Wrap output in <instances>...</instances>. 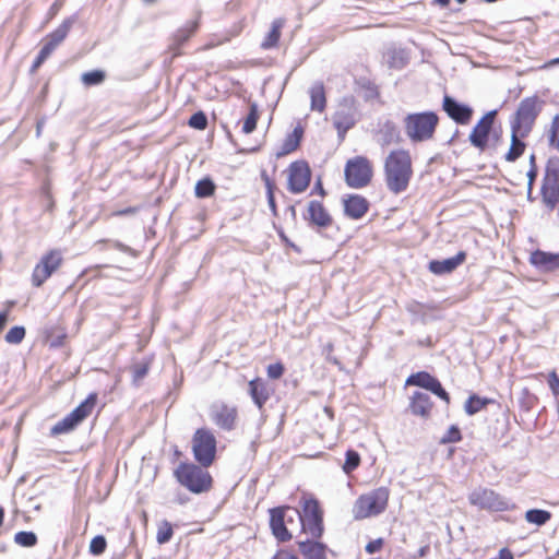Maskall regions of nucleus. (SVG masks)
Returning a JSON list of instances; mask_svg holds the SVG:
<instances>
[{
	"instance_id": "obj_1",
	"label": "nucleus",
	"mask_w": 559,
	"mask_h": 559,
	"mask_svg": "<svg viewBox=\"0 0 559 559\" xmlns=\"http://www.w3.org/2000/svg\"><path fill=\"white\" fill-rule=\"evenodd\" d=\"M383 176L385 186L391 193L405 192L414 176L411 152L406 148L392 150L384 158Z\"/></svg>"
},
{
	"instance_id": "obj_2",
	"label": "nucleus",
	"mask_w": 559,
	"mask_h": 559,
	"mask_svg": "<svg viewBox=\"0 0 559 559\" xmlns=\"http://www.w3.org/2000/svg\"><path fill=\"white\" fill-rule=\"evenodd\" d=\"M207 468L197 462H181L174 469V477L190 492L205 493L211 491L214 485L213 476Z\"/></svg>"
},
{
	"instance_id": "obj_3",
	"label": "nucleus",
	"mask_w": 559,
	"mask_h": 559,
	"mask_svg": "<svg viewBox=\"0 0 559 559\" xmlns=\"http://www.w3.org/2000/svg\"><path fill=\"white\" fill-rule=\"evenodd\" d=\"M299 521V531L311 539H320L324 533V511L318 499L304 496L300 500V510L294 511Z\"/></svg>"
},
{
	"instance_id": "obj_4",
	"label": "nucleus",
	"mask_w": 559,
	"mask_h": 559,
	"mask_svg": "<svg viewBox=\"0 0 559 559\" xmlns=\"http://www.w3.org/2000/svg\"><path fill=\"white\" fill-rule=\"evenodd\" d=\"M403 123L408 140L412 143H421L433 140L440 118L431 110L412 112L405 116Z\"/></svg>"
},
{
	"instance_id": "obj_5",
	"label": "nucleus",
	"mask_w": 559,
	"mask_h": 559,
	"mask_svg": "<svg viewBox=\"0 0 559 559\" xmlns=\"http://www.w3.org/2000/svg\"><path fill=\"white\" fill-rule=\"evenodd\" d=\"M389 500L390 489L388 487L374 488L356 499L353 506V516L355 520L378 516L386 510Z\"/></svg>"
},
{
	"instance_id": "obj_6",
	"label": "nucleus",
	"mask_w": 559,
	"mask_h": 559,
	"mask_svg": "<svg viewBox=\"0 0 559 559\" xmlns=\"http://www.w3.org/2000/svg\"><path fill=\"white\" fill-rule=\"evenodd\" d=\"M373 162L365 155L348 158L344 166V181L352 189L367 188L373 180Z\"/></svg>"
},
{
	"instance_id": "obj_7",
	"label": "nucleus",
	"mask_w": 559,
	"mask_h": 559,
	"mask_svg": "<svg viewBox=\"0 0 559 559\" xmlns=\"http://www.w3.org/2000/svg\"><path fill=\"white\" fill-rule=\"evenodd\" d=\"M294 511L298 510L290 506H280L269 510L270 528L275 539L280 543L292 540L294 528L299 530V521Z\"/></svg>"
},
{
	"instance_id": "obj_8",
	"label": "nucleus",
	"mask_w": 559,
	"mask_h": 559,
	"mask_svg": "<svg viewBox=\"0 0 559 559\" xmlns=\"http://www.w3.org/2000/svg\"><path fill=\"white\" fill-rule=\"evenodd\" d=\"M191 450L197 463L210 467L216 460L217 440L209 428H198L191 439Z\"/></svg>"
},
{
	"instance_id": "obj_9",
	"label": "nucleus",
	"mask_w": 559,
	"mask_h": 559,
	"mask_svg": "<svg viewBox=\"0 0 559 559\" xmlns=\"http://www.w3.org/2000/svg\"><path fill=\"white\" fill-rule=\"evenodd\" d=\"M98 400L96 392L90 393L70 414L53 425L51 436H60L73 431L82 421L92 415Z\"/></svg>"
},
{
	"instance_id": "obj_10",
	"label": "nucleus",
	"mask_w": 559,
	"mask_h": 559,
	"mask_svg": "<svg viewBox=\"0 0 559 559\" xmlns=\"http://www.w3.org/2000/svg\"><path fill=\"white\" fill-rule=\"evenodd\" d=\"M62 264L63 255L61 250L50 249L46 251L32 271L31 283L33 287H41Z\"/></svg>"
},
{
	"instance_id": "obj_11",
	"label": "nucleus",
	"mask_w": 559,
	"mask_h": 559,
	"mask_svg": "<svg viewBox=\"0 0 559 559\" xmlns=\"http://www.w3.org/2000/svg\"><path fill=\"white\" fill-rule=\"evenodd\" d=\"M286 177V189L292 194H301L307 191L311 183L312 170L309 162L297 159L292 162L284 170Z\"/></svg>"
},
{
	"instance_id": "obj_12",
	"label": "nucleus",
	"mask_w": 559,
	"mask_h": 559,
	"mask_svg": "<svg viewBox=\"0 0 559 559\" xmlns=\"http://www.w3.org/2000/svg\"><path fill=\"white\" fill-rule=\"evenodd\" d=\"M468 501L472 506L490 512H503L511 508L509 501L504 497L497 491L485 487H479L473 490L468 496Z\"/></svg>"
},
{
	"instance_id": "obj_13",
	"label": "nucleus",
	"mask_w": 559,
	"mask_h": 559,
	"mask_svg": "<svg viewBox=\"0 0 559 559\" xmlns=\"http://www.w3.org/2000/svg\"><path fill=\"white\" fill-rule=\"evenodd\" d=\"M540 111V102L537 97L524 98L516 110L511 127L531 132L533 124Z\"/></svg>"
},
{
	"instance_id": "obj_14",
	"label": "nucleus",
	"mask_w": 559,
	"mask_h": 559,
	"mask_svg": "<svg viewBox=\"0 0 559 559\" xmlns=\"http://www.w3.org/2000/svg\"><path fill=\"white\" fill-rule=\"evenodd\" d=\"M496 116V110L488 111L478 120L469 133L468 140L471 144L481 152L488 147L489 135L493 128Z\"/></svg>"
},
{
	"instance_id": "obj_15",
	"label": "nucleus",
	"mask_w": 559,
	"mask_h": 559,
	"mask_svg": "<svg viewBox=\"0 0 559 559\" xmlns=\"http://www.w3.org/2000/svg\"><path fill=\"white\" fill-rule=\"evenodd\" d=\"M405 385H415L430 391L447 404L451 402L449 393L443 389L441 382L427 371L412 373L405 381Z\"/></svg>"
},
{
	"instance_id": "obj_16",
	"label": "nucleus",
	"mask_w": 559,
	"mask_h": 559,
	"mask_svg": "<svg viewBox=\"0 0 559 559\" xmlns=\"http://www.w3.org/2000/svg\"><path fill=\"white\" fill-rule=\"evenodd\" d=\"M542 199L549 210L559 204V168L547 166L542 186Z\"/></svg>"
},
{
	"instance_id": "obj_17",
	"label": "nucleus",
	"mask_w": 559,
	"mask_h": 559,
	"mask_svg": "<svg viewBox=\"0 0 559 559\" xmlns=\"http://www.w3.org/2000/svg\"><path fill=\"white\" fill-rule=\"evenodd\" d=\"M211 418L219 429L225 431L234 430L237 425L238 408L224 402L213 404L211 407Z\"/></svg>"
},
{
	"instance_id": "obj_18",
	"label": "nucleus",
	"mask_w": 559,
	"mask_h": 559,
	"mask_svg": "<svg viewBox=\"0 0 559 559\" xmlns=\"http://www.w3.org/2000/svg\"><path fill=\"white\" fill-rule=\"evenodd\" d=\"M305 221L318 229H326L333 225V217L322 201L311 200L304 214Z\"/></svg>"
},
{
	"instance_id": "obj_19",
	"label": "nucleus",
	"mask_w": 559,
	"mask_h": 559,
	"mask_svg": "<svg viewBox=\"0 0 559 559\" xmlns=\"http://www.w3.org/2000/svg\"><path fill=\"white\" fill-rule=\"evenodd\" d=\"M344 215L350 219H361L370 210L368 199L358 193L345 194L342 199Z\"/></svg>"
},
{
	"instance_id": "obj_20",
	"label": "nucleus",
	"mask_w": 559,
	"mask_h": 559,
	"mask_svg": "<svg viewBox=\"0 0 559 559\" xmlns=\"http://www.w3.org/2000/svg\"><path fill=\"white\" fill-rule=\"evenodd\" d=\"M442 109L457 124L466 126L471 122L474 110L468 105L457 103L453 97L444 95Z\"/></svg>"
},
{
	"instance_id": "obj_21",
	"label": "nucleus",
	"mask_w": 559,
	"mask_h": 559,
	"mask_svg": "<svg viewBox=\"0 0 559 559\" xmlns=\"http://www.w3.org/2000/svg\"><path fill=\"white\" fill-rule=\"evenodd\" d=\"M200 26V15L188 21L182 27L178 28L171 36L169 51L174 57L182 55V46L198 32Z\"/></svg>"
},
{
	"instance_id": "obj_22",
	"label": "nucleus",
	"mask_w": 559,
	"mask_h": 559,
	"mask_svg": "<svg viewBox=\"0 0 559 559\" xmlns=\"http://www.w3.org/2000/svg\"><path fill=\"white\" fill-rule=\"evenodd\" d=\"M73 25V21L71 19H66L62 23L52 32L47 34L41 40L40 50L46 53L48 57L59 47L64 39L68 37Z\"/></svg>"
},
{
	"instance_id": "obj_23",
	"label": "nucleus",
	"mask_w": 559,
	"mask_h": 559,
	"mask_svg": "<svg viewBox=\"0 0 559 559\" xmlns=\"http://www.w3.org/2000/svg\"><path fill=\"white\" fill-rule=\"evenodd\" d=\"M433 408V401L425 392L415 391L408 399L407 409L413 416L427 420L431 417Z\"/></svg>"
},
{
	"instance_id": "obj_24",
	"label": "nucleus",
	"mask_w": 559,
	"mask_h": 559,
	"mask_svg": "<svg viewBox=\"0 0 559 559\" xmlns=\"http://www.w3.org/2000/svg\"><path fill=\"white\" fill-rule=\"evenodd\" d=\"M304 136L305 127L301 124L300 121H298L294 127L293 131L288 133L283 140L281 146L275 152V157L280 159L297 152L301 146Z\"/></svg>"
},
{
	"instance_id": "obj_25",
	"label": "nucleus",
	"mask_w": 559,
	"mask_h": 559,
	"mask_svg": "<svg viewBox=\"0 0 559 559\" xmlns=\"http://www.w3.org/2000/svg\"><path fill=\"white\" fill-rule=\"evenodd\" d=\"M248 393L254 405L262 409L273 394V390L263 378L257 377L248 382Z\"/></svg>"
},
{
	"instance_id": "obj_26",
	"label": "nucleus",
	"mask_w": 559,
	"mask_h": 559,
	"mask_svg": "<svg viewBox=\"0 0 559 559\" xmlns=\"http://www.w3.org/2000/svg\"><path fill=\"white\" fill-rule=\"evenodd\" d=\"M466 252L459 251L454 257L444 260H431L428 270L435 275H444L454 272L466 261Z\"/></svg>"
},
{
	"instance_id": "obj_27",
	"label": "nucleus",
	"mask_w": 559,
	"mask_h": 559,
	"mask_svg": "<svg viewBox=\"0 0 559 559\" xmlns=\"http://www.w3.org/2000/svg\"><path fill=\"white\" fill-rule=\"evenodd\" d=\"M528 261L534 267L543 272L559 270V252L554 253L537 249L531 253Z\"/></svg>"
},
{
	"instance_id": "obj_28",
	"label": "nucleus",
	"mask_w": 559,
	"mask_h": 559,
	"mask_svg": "<svg viewBox=\"0 0 559 559\" xmlns=\"http://www.w3.org/2000/svg\"><path fill=\"white\" fill-rule=\"evenodd\" d=\"M286 25V20L283 17L275 19L270 26L269 32L265 34L263 40L261 41V49L270 50L277 48L280 45V40L282 37V31Z\"/></svg>"
},
{
	"instance_id": "obj_29",
	"label": "nucleus",
	"mask_w": 559,
	"mask_h": 559,
	"mask_svg": "<svg viewBox=\"0 0 559 559\" xmlns=\"http://www.w3.org/2000/svg\"><path fill=\"white\" fill-rule=\"evenodd\" d=\"M511 145L506 154L508 162L516 160L525 151L526 144L523 141L530 132L511 127Z\"/></svg>"
},
{
	"instance_id": "obj_30",
	"label": "nucleus",
	"mask_w": 559,
	"mask_h": 559,
	"mask_svg": "<svg viewBox=\"0 0 559 559\" xmlns=\"http://www.w3.org/2000/svg\"><path fill=\"white\" fill-rule=\"evenodd\" d=\"M310 96V110L319 114L324 112L326 109L328 98L324 83L321 81L314 82L309 88Z\"/></svg>"
},
{
	"instance_id": "obj_31",
	"label": "nucleus",
	"mask_w": 559,
	"mask_h": 559,
	"mask_svg": "<svg viewBox=\"0 0 559 559\" xmlns=\"http://www.w3.org/2000/svg\"><path fill=\"white\" fill-rule=\"evenodd\" d=\"M356 123L354 112L350 109H340L333 116V126L340 138H345L348 130Z\"/></svg>"
},
{
	"instance_id": "obj_32",
	"label": "nucleus",
	"mask_w": 559,
	"mask_h": 559,
	"mask_svg": "<svg viewBox=\"0 0 559 559\" xmlns=\"http://www.w3.org/2000/svg\"><path fill=\"white\" fill-rule=\"evenodd\" d=\"M317 540L309 538L298 542L299 550L307 559H326V545Z\"/></svg>"
},
{
	"instance_id": "obj_33",
	"label": "nucleus",
	"mask_w": 559,
	"mask_h": 559,
	"mask_svg": "<svg viewBox=\"0 0 559 559\" xmlns=\"http://www.w3.org/2000/svg\"><path fill=\"white\" fill-rule=\"evenodd\" d=\"M44 340L51 348L64 346L68 340L67 328L63 324H57L45 329Z\"/></svg>"
},
{
	"instance_id": "obj_34",
	"label": "nucleus",
	"mask_w": 559,
	"mask_h": 559,
	"mask_svg": "<svg viewBox=\"0 0 559 559\" xmlns=\"http://www.w3.org/2000/svg\"><path fill=\"white\" fill-rule=\"evenodd\" d=\"M381 146L399 144L402 141L401 132L394 122L386 121L378 131Z\"/></svg>"
},
{
	"instance_id": "obj_35",
	"label": "nucleus",
	"mask_w": 559,
	"mask_h": 559,
	"mask_svg": "<svg viewBox=\"0 0 559 559\" xmlns=\"http://www.w3.org/2000/svg\"><path fill=\"white\" fill-rule=\"evenodd\" d=\"M493 403L491 399L480 397L477 394H471L464 404V411L467 415L473 416Z\"/></svg>"
},
{
	"instance_id": "obj_36",
	"label": "nucleus",
	"mask_w": 559,
	"mask_h": 559,
	"mask_svg": "<svg viewBox=\"0 0 559 559\" xmlns=\"http://www.w3.org/2000/svg\"><path fill=\"white\" fill-rule=\"evenodd\" d=\"M261 179L264 182L265 191H266V199L269 203V207L274 216L277 215V204L275 201V190H276V183L275 181L269 176V174L263 170L261 173Z\"/></svg>"
},
{
	"instance_id": "obj_37",
	"label": "nucleus",
	"mask_w": 559,
	"mask_h": 559,
	"mask_svg": "<svg viewBox=\"0 0 559 559\" xmlns=\"http://www.w3.org/2000/svg\"><path fill=\"white\" fill-rule=\"evenodd\" d=\"M260 119V112L255 103H250L249 112L242 120L241 131L245 134H250L257 129V123Z\"/></svg>"
},
{
	"instance_id": "obj_38",
	"label": "nucleus",
	"mask_w": 559,
	"mask_h": 559,
	"mask_svg": "<svg viewBox=\"0 0 559 559\" xmlns=\"http://www.w3.org/2000/svg\"><path fill=\"white\" fill-rule=\"evenodd\" d=\"M153 362L152 357L144 358L143 360L135 362L131 367L132 379L134 383H140L148 373Z\"/></svg>"
},
{
	"instance_id": "obj_39",
	"label": "nucleus",
	"mask_w": 559,
	"mask_h": 559,
	"mask_svg": "<svg viewBox=\"0 0 559 559\" xmlns=\"http://www.w3.org/2000/svg\"><path fill=\"white\" fill-rule=\"evenodd\" d=\"M215 190L216 186L209 177L199 180L194 187L195 197L200 199L212 197Z\"/></svg>"
},
{
	"instance_id": "obj_40",
	"label": "nucleus",
	"mask_w": 559,
	"mask_h": 559,
	"mask_svg": "<svg viewBox=\"0 0 559 559\" xmlns=\"http://www.w3.org/2000/svg\"><path fill=\"white\" fill-rule=\"evenodd\" d=\"M360 463V454L357 451L349 449L345 453V462L342 466L343 472L346 475H350L354 471H356L359 467Z\"/></svg>"
},
{
	"instance_id": "obj_41",
	"label": "nucleus",
	"mask_w": 559,
	"mask_h": 559,
	"mask_svg": "<svg viewBox=\"0 0 559 559\" xmlns=\"http://www.w3.org/2000/svg\"><path fill=\"white\" fill-rule=\"evenodd\" d=\"M551 519V513L547 510L531 509L525 513V520L528 523L542 526Z\"/></svg>"
},
{
	"instance_id": "obj_42",
	"label": "nucleus",
	"mask_w": 559,
	"mask_h": 559,
	"mask_svg": "<svg viewBox=\"0 0 559 559\" xmlns=\"http://www.w3.org/2000/svg\"><path fill=\"white\" fill-rule=\"evenodd\" d=\"M357 88L359 91L365 92V97L367 99L378 98L380 95L379 88L374 82L368 79H360L356 81Z\"/></svg>"
},
{
	"instance_id": "obj_43",
	"label": "nucleus",
	"mask_w": 559,
	"mask_h": 559,
	"mask_svg": "<svg viewBox=\"0 0 559 559\" xmlns=\"http://www.w3.org/2000/svg\"><path fill=\"white\" fill-rule=\"evenodd\" d=\"M548 144L559 152V115H556L547 130Z\"/></svg>"
},
{
	"instance_id": "obj_44",
	"label": "nucleus",
	"mask_w": 559,
	"mask_h": 559,
	"mask_svg": "<svg viewBox=\"0 0 559 559\" xmlns=\"http://www.w3.org/2000/svg\"><path fill=\"white\" fill-rule=\"evenodd\" d=\"M106 79V73L103 70H93L85 72L81 76V81L85 86H94L102 84Z\"/></svg>"
},
{
	"instance_id": "obj_45",
	"label": "nucleus",
	"mask_w": 559,
	"mask_h": 559,
	"mask_svg": "<svg viewBox=\"0 0 559 559\" xmlns=\"http://www.w3.org/2000/svg\"><path fill=\"white\" fill-rule=\"evenodd\" d=\"M174 535V530L168 521H162L157 527L156 540L159 545L168 543Z\"/></svg>"
},
{
	"instance_id": "obj_46",
	"label": "nucleus",
	"mask_w": 559,
	"mask_h": 559,
	"mask_svg": "<svg viewBox=\"0 0 559 559\" xmlns=\"http://www.w3.org/2000/svg\"><path fill=\"white\" fill-rule=\"evenodd\" d=\"M14 542L22 547H34L38 539L35 533L21 531L14 535Z\"/></svg>"
},
{
	"instance_id": "obj_47",
	"label": "nucleus",
	"mask_w": 559,
	"mask_h": 559,
	"mask_svg": "<svg viewBox=\"0 0 559 559\" xmlns=\"http://www.w3.org/2000/svg\"><path fill=\"white\" fill-rule=\"evenodd\" d=\"M25 334H26L25 328L21 326V325H16V326L11 328L7 332L4 338H5V342L9 344H20L24 340Z\"/></svg>"
},
{
	"instance_id": "obj_48",
	"label": "nucleus",
	"mask_w": 559,
	"mask_h": 559,
	"mask_svg": "<svg viewBox=\"0 0 559 559\" xmlns=\"http://www.w3.org/2000/svg\"><path fill=\"white\" fill-rule=\"evenodd\" d=\"M462 440V433L457 426L452 425L445 433L442 436L440 443L448 444V443H457Z\"/></svg>"
},
{
	"instance_id": "obj_49",
	"label": "nucleus",
	"mask_w": 559,
	"mask_h": 559,
	"mask_svg": "<svg viewBox=\"0 0 559 559\" xmlns=\"http://www.w3.org/2000/svg\"><path fill=\"white\" fill-rule=\"evenodd\" d=\"M107 547L106 538L103 535H97L92 538L90 543V552L94 556H99L105 552Z\"/></svg>"
},
{
	"instance_id": "obj_50",
	"label": "nucleus",
	"mask_w": 559,
	"mask_h": 559,
	"mask_svg": "<svg viewBox=\"0 0 559 559\" xmlns=\"http://www.w3.org/2000/svg\"><path fill=\"white\" fill-rule=\"evenodd\" d=\"M188 124L197 130H205L207 127V118L203 111H198L189 118Z\"/></svg>"
},
{
	"instance_id": "obj_51",
	"label": "nucleus",
	"mask_w": 559,
	"mask_h": 559,
	"mask_svg": "<svg viewBox=\"0 0 559 559\" xmlns=\"http://www.w3.org/2000/svg\"><path fill=\"white\" fill-rule=\"evenodd\" d=\"M284 373H285V366L282 361L270 364L266 367V374H267V378L271 380H278L283 377Z\"/></svg>"
},
{
	"instance_id": "obj_52",
	"label": "nucleus",
	"mask_w": 559,
	"mask_h": 559,
	"mask_svg": "<svg viewBox=\"0 0 559 559\" xmlns=\"http://www.w3.org/2000/svg\"><path fill=\"white\" fill-rule=\"evenodd\" d=\"M537 175H538V167L536 165V157L535 155H531L530 157V169L527 171V186H528V191L532 190L533 186H534V182L537 178Z\"/></svg>"
},
{
	"instance_id": "obj_53",
	"label": "nucleus",
	"mask_w": 559,
	"mask_h": 559,
	"mask_svg": "<svg viewBox=\"0 0 559 559\" xmlns=\"http://www.w3.org/2000/svg\"><path fill=\"white\" fill-rule=\"evenodd\" d=\"M547 382H548V385H549L554 396L556 399H558L559 397V376L556 372V370H552L547 374Z\"/></svg>"
},
{
	"instance_id": "obj_54",
	"label": "nucleus",
	"mask_w": 559,
	"mask_h": 559,
	"mask_svg": "<svg viewBox=\"0 0 559 559\" xmlns=\"http://www.w3.org/2000/svg\"><path fill=\"white\" fill-rule=\"evenodd\" d=\"M385 542L382 537H379L377 539L370 540L366 546L365 550L369 555H373L376 552H379L382 550Z\"/></svg>"
},
{
	"instance_id": "obj_55",
	"label": "nucleus",
	"mask_w": 559,
	"mask_h": 559,
	"mask_svg": "<svg viewBox=\"0 0 559 559\" xmlns=\"http://www.w3.org/2000/svg\"><path fill=\"white\" fill-rule=\"evenodd\" d=\"M272 559H300V558L294 551L286 549V548H281L274 554Z\"/></svg>"
},
{
	"instance_id": "obj_56",
	"label": "nucleus",
	"mask_w": 559,
	"mask_h": 559,
	"mask_svg": "<svg viewBox=\"0 0 559 559\" xmlns=\"http://www.w3.org/2000/svg\"><path fill=\"white\" fill-rule=\"evenodd\" d=\"M49 57L44 53L41 50H39L37 57L35 58L32 67H31V72L32 73H35L39 68L40 66L48 59Z\"/></svg>"
},
{
	"instance_id": "obj_57",
	"label": "nucleus",
	"mask_w": 559,
	"mask_h": 559,
	"mask_svg": "<svg viewBox=\"0 0 559 559\" xmlns=\"http://www.w3.org/2000/svg\"><path fill=\"white\" fill-rule=\"evenodd\" d=\"M138 212V209L136 207H133V206H129L127 209H123V210H119V211H116L114 213L115 216H124V215H131V214H134Z\"/></svg>"
},
{
	"instance_id": "obj_58",
	"label": "nucleus",
	"mask_w": 559,
	"mask_h": 559,
	"mask_svg": "<svg viewBox=\"0 0 559 559\" xmlns=\"http://www.w3.org/2000/svg\"><path fill=\"white\" fill-rule=\"evenodd\" d=\"M9 319V310L0 312V332L4 329Z\"/></svg>"
},
{
	"instance_id": "obj_59",
	"label": "nucleus",
	"mask_w": 559,
	"mask_h": 559,
	"mask_svg": "<svg viewBox=\"0 0 559 559\" xmlns=\"http://www.w3.org/2000/svg\"><path fill=\"white\" fill-rule=\"evenodd\" d=\"M314 188H316V190L318 191V193H319L321 197H325L326 192H325V190H324V188H323V186H322V183H321L320 181H318V182L316 183V187H314Z\"/></svg>"
},
{
	"instance_id": "obj_60",
	"label": "nucleus",
	"mask_w": 559,
	"mask_h": 559,
	"mask_svg": "<svg viewBox=\"0 0 559 559\" xmlns=\"http://www.w3.org/2000/svg\"><path fill=\"white\" fill-rule=\"evenodd\" d=\"M4 521V509L0 507V527L2 526Z\"/></svg>"
},
{
	"instance_id": "obj_61",
	"label": "nucleus",
	"mask_w": 559,
	"mask_h": 559,
	"mask_svg": "<svg viewBox=\"0 0 559 559\" xmlns=\"http://www.w3.org/2000/svg\"><path fill=\"white\" fill-rule=\"evenodd\" d=\"M114 247H115V248H117V249H119V250H124V249H126V246H124V245H122V243H121V242H119V241H116V242L114 243Z\"/></svg>"
},
{
	"instance_id": "obj_62",
	"label": "nucleus",
	"mask_w": 559,
	"mask_h": 559,
	"mask_svg": "<svg viewBox=\"0 0 559 559\" xmlns=\"http://www.w3.org/2000/svg\"><path fill=\"white\" fill-rule=\"evenodd\" d=\"M559 63V58L550 60L545 67L554 66Z\"/></svg>"
},
{
	"instance_id": "obj_63",
	"label": "nucleus",
	"mask_w": 559,
	"mask_h": 559,
	"mask_svg": "<svg viewBox=\"0 0 559 559\" xmlns=\"http://www.w3.org/2000/svg\"><path fill=\"white\" fill-rule=\"evenodd\" d=\"M98 242H99V243H107V242H108V240H107V239H100Z\"/></svg>"
}]
</instances>
